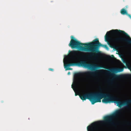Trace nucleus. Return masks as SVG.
<instances>
[{
    "label": "nucleus",
    "mask_w": 131,
    "mask_h": 131,
    "mask_svg": "<svg viewBox=\"0 0 131 131\" xmlns=\"http://www.w3.org/2000/svg\"><path fill=\"white\" fill-rule=\"evenodd\" d=\"M109 70L110 72H108V74L112 77V79L110 80V81H112L113 79L117 78L120 76L115 74V73L122 72L123 71V68H114L110 69Z\"/></svg>",
    "instance_id": "6e6552de"
},
{
    "label": "nucleus",
    "mask_w": 131,
    "mask_h": 131,
    "mask_svg": "<svg viewBox=\"0 0 131 131\" xmlns=\"http://www.w3.org/2000/svg\"><path fill=\"white\" fill-rule=\"evenodd\" d=\"M75 76H77L78 74H75Z\"/></svg>",
    "instance_id": "6ab92c4d"
},
{
    "label": "nucleus",
    "mask_w": 131,
    "mask_h": 131,
    "mask_svg": "<svg viewBox=\"0 0 131 131\" xmlns=\"http://www.w3.org/2000/svg\"><path fill=\"white\" fill-rule=\"evenodd\" d=\"M69 51L71 53L73 56H77L79 53L78 51H77L74 50L71 51Z\"/></svg>",
    "instance_id": "f8f14e48"
},
{
    "label": "nucleus",
    "mask_w": 131,
    "mask_h": 131,
    "mask_svg": "<svg viewBox=\"0 0 131 131\" xmlns=\"http://www.w3.org/2000/svg\"><path fill=\"white\" fill-rule=\"evenodd\" d=\"M130 125H131V123L130 124Z\"/></svg>",
    "instance_id": "4be33fe9"
},
{
    "label": "nucleus",
    "mask_w": 131,
    "mask_h": 131,
    "mask_svg": "<svg viewBox=\"0 0 131 131\" xmlns=\"http://www.w3.org/2000/svg\"><path fill=\"white\" fill-rule=\"evenodd\" d=\"M103 99L102 100V102L105 103H109V101L108 100V98L107 97H104Z\"/></svg>",
    "instance_id": "ddd939ff"
},
{
    "label": "nucleus",
    "mask_w": 131,
    "mask_h": 131,
    "mask_svg": "<svg viewBox=\"0 0 131 131\" xmlns=\"http://www.w3.org/2000/svg\"><path fill=\"white\" fill-rule=\"evenodd\" d=\"M130 68L131 69V67H130Z\"/></svg>",
    "instance_id": "412c9836"
},
{
    "label": "nucleus",
    "mask_w": 131,
    "mask_h": 131,
    "mask_svg": "<svg viewBox=\"0 0 131 131\" xmlns=\"http://www.w3.org/2000/svg\"><path fill=\"white\" fill-rule=\"evenodd\" d=\"M99 89H100V90L101 91V88L100 87H99Z\"/></svg>",
    "instance_id": "f3484780"
},
{
    "label": "nucleus",
    "mask_w": 131,
    "mask_h": 131,
    "mask_svg": "<svg viewBox=\"0 0 131 131\" xmlns=\"http://www.w3.org/2000/svg\"><path fill=\"white\" fill-rule=\"evenodd\" d=\"M112 57H114V56L113 55H112Z\"/></svg>",
    "instance_id": "a211bd4d"
},
{
    "label": "nucleus",
    "mask_w": 131,
    "mask_h": 131,
    "mask_svg": "<svg viewBox=\"0 0 131 131\" xmlns=\"http://www.w3.org/2000/svg\"><path fill=\"white\" fill-rule=\"evenodd\" d=\"M88 82L89 83L91 82H92V81L91 80H89Z\"/></svg>",
    "instance_id": "2eb2a0df"
},
{
    "label": "nucleus",
    "mask_w": 131,
    "mask_h": 131,
    "mask_svg": "<svg viewBox=\"0 0 131 131\" xmlns=\"http://www.w3.org/2000/svg\"><path fill=\"white\" fill-rule=\"evenodd\" d=\"M71 38L69 45L72 48H78L81 51H85L90 52V42L88 43H82L80 42L72 36H71Z\"/></svg>",
    "instance_id": "39448f33"
},
{
    "label": "nucleus",
    "mask_w": 131,
    "mask_h": 131,
    "mask_svg": "<svg viewBox=\"0 0 131 131\" xmlns=\"http://www.w3.org/2000/svg\"><path fill=\"white\" fill-rule=\"evenodd\" d=\"M121 13L123 15H126L128 16L131 19V15L129 14H128L126 10L124 8H123L121 9L120 11Z\"/></svg>",
    "instance_id": "9b49d317"
},
{
    "label": "nucleus",
    "mask_w": 131,
    "mask_h": 131,
    "mask_svg": "<svg viewBox=\"0 0 131 131\" xmlns=\"http://www.w3.org/2000/svg\"><path fill=\"white\" fill-rule=\"evenodd\" d=\"M122 112L121 110H118L112 114L105 116L104 118V122L108 124L115 126L116 124L113 121L114 118L117 116L120 115L122 113Z\"/></svg>",
    "instance_id": "0eeeda50"
},
{
    "label": "nucleus",
    "mask_w": 131,
    "mask_h": 131,
    "mask_svg": "<svg viewBox=\"0 0 131 131\" xmlns=\"http://www.w3.org/2000/svg\"><path fill=\"white\" fill-rule=\"evenodd\" d=\"M90 52H93L90 53L89 56L90 57L94 56L93 58L94 59H96L99 57V55L100 54V52L99 49L100 46H102L106 49L108 48L107 45H103L99 42L98 38L95 39L92 42H90Z\"/></svg>",
    "instance_id": "20e7f679"
},
{
    "label": "nucleus",
    "mask_w": 131,
    "mask_h": 131,
    "mask_svg": "<svg viewBox=\"0 0 131 131\" xmlns=\"http://www.w3.org/2000/svg\"><path fill=\"white\" fill-rule=\"evenodd\" d=\"M70 74V72H69L68 73V75H69Z\"/></svg>",
    "instance_id": "dca6fc26"
},
{
    "label": "nucleus",
    "mask_w": 131,
    "mask_h": 131,
    "mask_svg": "<svg viewBox=\"0 0 131 131\" xmlns=\"http://www.w3.org/2000/svg\"><path fill=\"white\" fill-rule=\"evenodd\" d=\"M104 97L108 98V100L110 101V103L111 102L116 103L119 106L127 105L131 103L128 102L129 100L125 102H122L119 101V98L117 97L114 96L110 94L104 93L101 92H98L97 102H101V99Z\"/></svg>",
    "instance_id": "7ed1b4c3"
},
{
    "label": "nucleus",
    "mask_w": 131,
    "mask_h": 131,
    "mask_svg": "<svg viewBox=\"0 0 131 131\" xmlns=\"http://www.w3.org/2000/svg\"><path fill=\"white\" fill-rule=\"evenodd\" d=\"M99 123L95 122L92 123L87 127L88 131H99Z\"/></svg>",
    "instance_id": "1a4fd4ad"
},
{
    "label": "nucleus",
    "mask_w": 131,
    "mask_h": 131,
    "mask_svg": "<svg viewBox=\"0 0 131 131\" xmlns=\"http://www.w3.org/2000/svg\"><path fill=\"white\" fill-rule=\"evenodd\" d=\"M49 70L50 71H53V69H52V68H49Z\"/></svg>",
    "instance_id": "4468645a"
},
{
    "label": "nucleus",
    "mask_w": 131,
    "mask_h": 131,
    "mask_svg": "<svg viewBox=\"0 0 131 131\" xmlns=\"http://www.w3.org/2000/svg\"><path fill=\"white\" fill-rule=\"evenodd\" d=\"M74 84L73 85H72V88L73 89V90L75 92V96H76L78 95H80L78 94V93H77L76 92V90L75 89L77 88L78 86V85L79 82L77 80H75L74 81Z\"/></svg>",
    "instance_id": "9d476101"
},
{
    "label": "nucleus",
    "mask_w": 131,
    "mask_h": 131,
    "mask_svg": "<svg viewBox=\"0 0 131 131\" xmlns=\"http://www.w3.org/2000/svg\"><path fill=\"white\" fill-rule=\"evenodd\" d=\"M105 40L112 48H115L121 41L131 44V38L124 31L116 29L107 32L105 36Z\"/></svg>",
    "instance_id": "f03ea898"
},
{
    "label": "nucleus",
    "mask_w": 131,
    "mask_h": 131,
    "mask_svg": "<svg viewBox=\"0 0 131 131\" xmlns=\"http://www.w3.org/2000/svg\"><path fill=\"white\" fill-rule=\"evenodd\" d=\"M75 58L73 57L70 59H66L65 61H64V67L65 68H66V70H72V69L69 68L71 66H79L83 67L88 68L94 71H87L84 73V74L86 76L91 75L93 76L96 75L97 73L101 71V70H96L98 69L103 68L102 66L99 64L90 63L89 60L90 59H84L78 62H72L75 60Z\"/></svg>",
    "instance_id": "f257e3e1"
},
{
    "label": "nucleus",
    "mask_w": 131,
    "mask_h": 131,
    "mask_svg": "<svg viewBox=\"0 0 131 131\" xmlns=\"http://www.w3.org/2000/svg\"><path fill=\"white\" fill-rule=\"evenodd\" d=\"M79 95L81 99L82 100H85L86 99H89L92 104H94L95 103L97 102L98 92L87 93Z\"/></svg>",
    "instance_id": "423d86ee"
},
{
    "label": "nucleus",
    "mask_w": 131,
    "mask_h": 131,
    "mask_svg": "<svg viewBox=\"0 0 131 131\" xmlns=\"http://www.w3.org/2000/svg\"><path fill=\"white\" fill-rule=\"evenodd\" d=\"M126 8H127V7H128V6H126Z\"/></svg>",
    "instance_id": "aec40b11"
}]
</instances>
